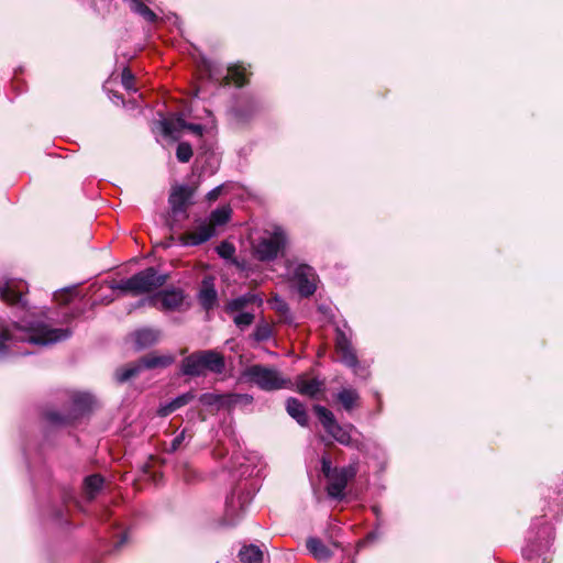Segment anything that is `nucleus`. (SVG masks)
Here are the masks:
<instances>
[{
  "label": "nucleus",
  "mask_w": 563,
  "mask_h": 563,
  "mask_svg": "<svg viewBox=\"0 0 563 563\" xmlns=\"http://www.w3.org/2000/svg\"><path fill=\"white\" fill-rule=\"evenodd\" d=\"M26 282L20 278H0V300L23 314L11 325L0 323V361L8 356L27 355L29 351L16 347V343L49 346L69 339L73 331L68 328H53L42 319H35L25 295Z\"/></svg>",
  "instance_id": "1"
},
{
  "label": "nucleus",
  "mask_w": 563,
  "mask_h": 563,
  "mask_svg": "<svg viewBox=\"0 0 563 563\" xmlns=\"http://www.w3.org/2000/svg\"><path fill=\"white\" fill-rule=\"evenodd\" d=\"M224 369V357L214 350L191 353L183 358L180 366L181 373L190 377L206 376L208 373L222 374Z\"/></svg>",
  "instance_id": "2"
},
{
  "label": "nucleus",
  "mask_w": 563,
  "mask_h": 563,
  "mask_svg": "<svg viewBox=\"0 0 563 563\" xmlns=\"http://www.w3.org/2000/svg\"><path fill=\"white\" fill-rule=\"evenodd\" d=\"M313 411L316 412L325 432L331 438H333V440H335L341 445L353 448L357 451L364 450V443L357 439L352 438V432H357L353 424H340L335 419L334 413L324 406L314 405Z\"/></svg>",
  "instance_id": "3"
},
{
  "label": "nucleus",
  "mask_w": 563,
  "mask_h": 563,
  "mask_svg": "<svg viewBox=\"0 0 563 563\" xmlns=\"http://www.w3.org/2000/svg\"><path fill=\"white\" fill-rule=\"evenodd\" d=\"M166 275L158 274L154 267H148L130 278L112 284L110 288L120 291L122 295L130 294L136 296L161 287L166 282Z\"/></svg>",
  "instance_id": "4"
},
{
  "label": "nucleus",
  "mask_w": 563,
  "mask_h": 563,
  "mask_svg": "<svg viewBox=\"0 0 563 563\" xmlns=\"http://www.w3.org/2000/svg\"><path fill=\"white\" fill-rule=\"evenodd\" d=\"M241 377L265 391L283 389L289 384V380L283 377L278 369L261 364L246 367L242 372Z\"/></svg>",
  "instance_id": "5"
},
{
  "label": "nucleus",
  "mask_w": 563,
  "mask_h": 563,
  "mask_svg": "<svg viewBox=\"0 0 563 563\" xmlns=\"http://www.w3.org/2000/svg\"><path fill=\"white\" fill-rule=\"evenodd\" d=\"M197 186L175 185L168 196L169 211L166 217V224L174 230L175 222L188 218V209L194 205L192 198Z\"/></svg>",
  "instance_id": "6"
},
{
  "label": "nucleus",
  "mask_w": 563,
  "mask_h": 563,
  "mask_svg": "<svg viewBox=\"0 0 563 563\" xmlns=\"http://www.w3.org/2000/svg\"><path fill=\"white\" fill-rule=\"evenodd\" d=\"M285 266L289 282L301 297L308 298L316 292L319 276L312 266L290 261H286Z\"/></svg>",
  "instance_id": "7"
},
{
  "label": "nucleus",
  "mask_w": 563,
  "mask_h": 563,
  "mask_svg": "<svg viewBox=\"0 0 563 563\" xmlns=\"http://www.w3.org/2000/svg\"><path fill=\"white\" fill-rule=\"evenodd\" d=\"M174 363V357L169 354L167 355H154L150 354L142 357L139 362L129 364L124 367L117 369L115 372V380L118 383H125L131 378L137 376L143 369H152V368H165Z\"/></svg>",
  "instance_id": "8"
},
{
  "label": "nucleus",
  "mask_w": 563,
  "mask_h": 563,
  "mask_svg": "<svg viewBox=\"0 0 563 563\" xmlns=\"http://www.w3.org/2000/svg\"><path fill=\"white\" fill-rule=\"evenodd\" d=\"M71 407L69 415H60L57 411H49L45 415L47 422L52 426H67L71 421L85 412L89 411L93 402V398L88 393H74L71 395Z\"/></svg>",
  "instance_id": "9"
},
{
  "label": "nucleus",
  "mask_w": 563,
  "mask_h": 563,
  "mask_svg": "<svg viewBox=\"0 0 563 563\" xmlns=\"http://www.w3.org/2000/svg\"><path fill=\"white\" fill-rule=\"evenodd\" d=\"M265 110L264 101L254 95H242L231 108L230 114L239 125L249 124Z\"/></svg>",
  "instance_id": "10"
},
{
  "label": "nucleus",
  "mask_w": 563,
  "mask_h": 563,
  "mask_svg": "<svg viewBox=\"0 0 563 563\" xmlns=\"http://www.w3.org/2000/svg\"><path fill=\"white\" fill-rule=\"evenodd\" d=\"M335 346L341 355V362L357 374L360 364L352 346V330L345 322L343 327H335Z\"/></svg>",
  "instance_id": "11"
},
{
  "label": "nucleus",
  "mask_w": 563,
  "mask_h": 563,
  "mask_svg": "<svg viewBox=\"0 0 563 563\" xmlns=\"http://www.w3.org/2000/svg\"><path fill=\"white\" fill-rule=\"evenodd\" d=\"M357 468L351 464L340 467L336 472L327 477L328 484L325 487L327 494L332 499L342 500L347 483L355 477Z\"/></svg>",
  "instance_id": "12"
},
{
  "label": "nucleus",
  "mask_w": 563,
  "mask_h": 563,
  "mask_svg": "<svg viewBox=\"0 0 563 563\" xmlns=\"http://www.w3.org/2000/svg\"><path fill=\"white\" fill-rule=\"evenodd\" d=\"M186 296L181 289L178 288H166L152 299L148 302L153 303L157 309L170 312V311H180L184 307H188L186 305Z\"/></svg>",
  "instance_id": "13"
},
{
  "label": "nucleus",
  "mask_w": 563,
  "mask_h": 563,
  "mask_svg": "<svg viewBox=\"0 0 563 563\" xmlns=\"http://www.w3.org/2000/svg\"><path fill=\"white\" fill-rule=\"evenodd\" d=\"M553 539V528L549 523H541L538 531L529 537L528 545L523 550L525 555L529 560L533 559L548 549Z\"/></svg>",
  "instance_id": "14"
},
{
  "label": "nucleus",
  "mask_w": 563,
  "mask_h": 563,
  "mask_svg": "<svg viewBox=\"0 0 563 563\" xmlns=\"http://www.w3.org/2000/svg\"><path fill=\"white\" fill-rule=\"evenodd\" d=\"M253 495L250 492H234L227 500L225 518L229 525H235L251 503Z\"/></svg>",
  "instance_id": "15"
},
{
  "label": "nucleus",
  "mask_w": 563,
  "mask_h": 563,
  "mask_svg": "<svg viewBox=\"0 0 563 563\" xmlns=\"http://www.w3.org/2000/svg\"><path fill=\"white\" fill-rule=\"evenodd\" d=\"M218 235L207 220L200 221L192 230L180 233L179 240L185 246H197L208 242L211 238Z\"/></svg>",
  "instance_id": "16"
},
{
  "label": "nucleus",
  "mask_w": 563,
  "mask_h": 563,
  "mask_svg": "<svg viewBox=\"0 0 563 563\" xmlns=\"http://www.w3.org/2000/svg\"><path fill=\"white\" fill-rule=\"evenodd\" d=\"M251 71L242 63L232 64L228 67L227 75L222 78V86L233 85L243 88L250 84Z\"/></svg>",
  "instance_id": "17"
},
{
  "label": "nucleus",
  "mask_w": 563,
  "mask_h": 563,
  "mask_svg": "<svg viewBox=\"0 0 563 563\" xmlns=\"http://www.w3.org/2000/svg\"><path fill=\"white\" fill-rule=\"evenodd\" d=\"M232 212L233 210L230 205H223L212 210L206 220L219 233L231 220Z\"/></svg>",
  "instance_id": "18"
},
{
  "label": "nucleus",
  "mask_w": 563,
  "mask_h": 563,
  "mask_svg": "<svg viewBox=\"0 0 563 563\" xmlns=\"http://www.w3.org/2000/svg\"><path fill=\"white\" fill-rule=\"evenodd\" d=\"M198 300L206 311L211 310L216 306L218 294L212 279H203L202 287L198 292Z\"/></svg>",
  "instance_id": "19"
},
{
  "label": "nucleus",
  "mask_w": 563,
  "mask_h": 563,
  "mask_svg": "<svg viewBox=\"0 0 563 563\" xmlns=\"http://www.w3.org/2000/svg\"><path fill=\"white\" fill-rule=\"evenodd\" d=\"M262 298L258 297L257 295L253 292H246L228 301L225 306V311L228 313H236L241 312L250 303L262 305Z\"/></svg>",
  "instance_id": "20"
},
{
  "label": "nucleus",
  "mask_w": 563,
  "mask_h": 563,
  "mask_svg": "<svg viewBox=\"0 0 563 563\" xmlns=\"http://www.w3.org/2000/svg\"><path fill=\"white\" fill-rule=\"evenodd\" d=\"M132 335L136 350H143L154 345L158 341L159 332L154 329L144 328L136 330Z\"/></svg>",
  "instance_id": "21"
},
{
  "label": "nucleus",
  "mask_w": 563,
  "mask_h": 563,
  "mask_svg": "<svg viewBox=\"0 0 563 563\" xmlns=\"http://www.w3.org/2000/svg\"><path fill=\"white\" fill-rule=\"evenodd\" d=\"M288 242L285 230L279 225H274L272 231L265 230V236L257 246H286Z\"/></svg>",
  "instance_id": "22"
},
{
  "label": "nucleus",
  "mask_w": 563,
  "mask_h": 563,
  "mask_svg": "<svg viewBox=\"0 0 563 563\" xmlns=\"http://www.w3.org/2000/svg\"><path fill=\"white\" fill-rule=\"evenodd\" d=\"M286 410L288 415L297 421L301 427L308 426V415L306 407L298 399L290 397L286 401Z\"/></svg>",
  "instance_id": "23"
},
{
  "label": "nucleus",
  "mask_w": 563,
  "mask_h": 563,
  "mask_svg": "<svg viewBox=\"0 0 563 563\" xmlns=\"http://www.w3.org/2000/svg\"><path fill=\"white\" fill-rule=\"evenodd\" d=\"M335 398L341 404L343 409L350 412L357 407L360 401V394L355 388L343 387L338 391Z\"/></svg>",
  "instance_id": "24"
},
{
  "label": "nucleus",
  "mask_w": 563,
  "mask_h": 563,
  "mask_svg": "<svg viewBox=\"0 0 563 563\" xmlns=\"http://www.w3.org/2000/svg\"><path fill=\"white\" fill-rule=\"evenodd\" d=\"M194 399L195 394L192 391L184 393L172 399L169 402L161 406L157 412L161 417H166L169 413L174 412L175 410L186 406Z\"/></svg>",
  "instance_id": "25"
},
{
  "label": "nucleus",
  "mask_w": 563,
  "mask_h": 563,
  "mask_svg": "<svg viewBox=\"0 0 563 563\" xmlns=\"http://www.w3.org/2000/svg\"><path fill=\"white\" fill-rule=\"evenodd\" d=\"M296 388L299 394L316 398L323 389V382L318 378L310 380L299 378L296 382Z\"/></svg>",
  "instance_id": "26"
},
{
  "label": "nucleus",
  "mask_w": 563,
  "mask_h": 563,
  "mask_svg": "<svg viewBox=\"0 0 563 563\" xmlns=\"http://www.w3.org/2000/svg\"><path fill=\"white\" fill-rule=\"evenodd\" d=\"M306 545L309 553L317 560H328L332 555L331 550L317 537H309Z\"/></svg>",
  "instance_id": "27"
},
{
  "label": "nucleus",
  "mask_w": 563,
  "mask_h": 563,
  "mask_svg": "<svg viewBox=\"0 0 563 563\" xmlns=\"http://www.w3.org/2000/svg\"><path fill=\"white\" fill-rule=\"evenodd\" d=\"M123 2L129 3L130 10L142 16L146 22L154 24L158 21V15L143 0H123Z\"/></svg>",
  "instance_id": "28"
},
{
  "label": "nucleus",
  "mask_w": 563,
  "mask_h": 563,
  "mask_svg": "<svg viewBox=\"0 0 563 563\" xmlns=\"http://www.w3.org/2000/svg\"><path fill=\"white\" fill-rule=\"evenodd\" d=\"M163 134L166 136H175L176 133L183 131L187 126V122L181 115L164 119L161 122Z\"/></svg>",
  "instance_id": "29"
},
{
  "label": "nucleus",
  "mask_w": 563,
  "mask_h": 563,
  "mask_svg": "<svg viewBox=\"0 0 563 563\" xmlns=\"http://www.w3.org/2000/svg\"><path fill=\"white\" fill-rule=\"evenodd\" d=\"M239 558L242 563H261L263 560V552L257 545H244L239 551Z\"/></svg>",
  "instance_id": "30"
},
{
  "label": "nucleus",
  "mask_w": 563,
  "mask_h": 563,
  "mask_svg": "<svg viewBox=\"0 0 563 563\" xmlns=\"http://www.w3.org/2000/svg\"><path fill=\"white\" fill-rule=\"evenodd\" d=\"M103 486V478L100 475H90L85 478L84 489L89 499H93L95 496L101 490Z\"/></svg>",
  "instance_id": "31"
},
{
  "label": "nucleus",
  "mask_w": 563,
  "mask_h": 563,
  "mask_svg": "<svg viewBox=\"0 0 563 563\" xmlns=\"http://www.w3.org/2000/svg\"><path fill=\"white\" fill-rule=\"evenodd\" d=\"M269 303H271L272 308L275 311H277L286 322H288V323L292 322V314H291L290 308H289L288 303L282 297L274 296L272 298V300L269 301Z\"/></svg>",
  "instance_id": "32"
},
{
  "label": "nucleus",
  "mask_w": 563,
  "mask_h": 563,
  "mask_svg": "<svg viewBox=\"0 0 563 563\" xmlns=\"http://www.w3.org/2000/svg\"><path fill=\"white\" fill-rule=\"evenodd\" d=\"M272 335H273L272 327L265 320H261L260 322H257V324L252 333V338L256 342L268 341L272 338Z\"/></svg>",
  "instance_id": "33"
},
{
  "label": "nucleus",
  "mask_w": 563,
  "mask_h": 563,
  "mask_svg": "<svg viewBox=\"0 0 563 563\" xmlns=\"http://www.w3.org/2000/svg\"><path fill=\"white\" fill-rule=\"evenodd\" d=\"M253 256L262 262H271L279 256V252L284 249H252Z\"/></svg>",
  "instance_id": "34"
},
{
  "label": "nucleus",
  "mask_w": 563,
  "mask_h": 563,
  "mask_svg": "<svg viewBox=\"0 0 563 563\" xmlns=\"http://www.w3.org/2000/svg\"><path fill=\"white\" fill-rule=\"evenodd\" d=\"M216 250L220 257H222L225 261H230L232 264H234L241 271L249 268V266L244 260L239 261L234 257L236 249H216Z\"/></svg>",
  "instance_id": "35"
},
{
  "label": "nucleus",
  "mask_w": 563,
  "mask_h": 563,
  "mask_svg": "<svg viewBox=\"0 0 563 563\" xmlns=\"http://www.w3.org/2000/svg\"><path fill=\"white\" fill-rule=\"evenodd\" d=\"M194 152L191 145L187 142H180L176 148V157L180 163H188Z\"/></svg>",
  "instance_id": "36"
},
{
  "label": "nucleus",
  "mask_w": 563,
  "mask_h": 563,
  "mask_svg": "<svg viewBox=\"0 0 563 563\" xmlns=\"http://www.w3.org/2000/svg\"><path fill=\"white\" fill-rule=\"evenodd\" d=\"M254 318H255L254 313L241 311V312H236L233 316V322L238 328L243 330L253 323Z\"/></svg>",
  "instance_id": "37"
},
{
  "label": "nucleus",
  "mask_w": 563,
  "mask_h": 563,
  "mask_svg": "<svg viewBox=\"0 0 563 563\" xmlns=\"http://www.w3.org/2000/svg\"><path fill=\"white\" fill-rule=\"evenodd\" d=\"M135 77L129 67H125L121 74V82L126 90H136L134 88Z\"/></svg>",
  "instance_id": "38"
},
{
  "label": "nucleus",
  "mask_w": 563,
  "mask_h": 563,
  "mask_svg": "<svg viewBox=\"0 0 563 563\" xmlns=\"http://www.w3.org/2000/svg\"><path fill=\"white\" fill-rule=\"evenodd\" d=\"M186 441V430L178 433L170 442L169 446L165 449L167 453H175L178 451Z\"/></svg>",
  "instance_id": "39"
},
{
  "label": "nucleus",
  "mask_w": 563,
  "mask_h": 563,
  "mask_svg": "<svg viewBox=\"0 0 563 563\" xmlns=\"http://www.w3.org/2000/svg\"><path fill=\"white\" fill-rule=\"evenodd\" d=\"M221 396L212 393L202 394L199 398L200 402L206 406H212L220 402Z\"/></svg>",
  "instance_id": "40"
},
{
  "label": "nucleus",
  "mask_w": 563,
  "mask_h": 563,
  "mask_svg": "<svg viewBox=\"0 0 563 563\" xmlns=\"http://www.w3.org/2000/svg\"><path fill=\"white\" fill-rule=\"evenodd\" d=\"M338 470L339 467H332L331 461L327 456H323L321 459V471L325 478L330 477V475L336 472Z\"/></svg>",
  "instance_id": "41"
},
{
  "label": "nucleus",
  "mask_w": 563,
  "mask_h": 563,
  "mask_svg": "<svg viewBox=\"0 0 563 563\" xmlns=\"http://www.w3.org/2000/svg\"><path fill=\"white\" fill-rule=\"evenodd\" d=\"M222 190H223V186L222 185L217 186L216 188H213L212 190H210L207 194L206 199L209 202L216 201L220 197V195L222 194Z\"/></svg>",
  "instance_id": "42"
},
{
  "label": "nucleus",
  "mask_w": 563,
  "mask_h": 563,
  "mask_svg": "<svg viewBox=\"0 0 563 563\" xmlns=\"http://www.w3.org/2000/svg\"><path fill=\"white\" fill-rule=\"evenodd\" d=\"M185 130H189L192 133L197 134L198 136H202L203 133V126L201 124L196 123H188Z\"/></svg>",
  "instance_id": "43"
},
{
  "label": "nucleus",
  "mask_w": 563,
  "mask_h": 563,
  "mask_svg": "<svg viewBox=\"0 0 563 563\" xmlns=\"http://www.w3.org/2000/svg\"><path fill=\"white\" fill-rule=\"evenodd\" d=\"M240 475L241 476H253V475H258V472L257 471L256 473L254 472V468H252L251 471L249 470V466H246L245 464L241 463L240 464Z\"/></svg>",
  "instance_id": "44"
},
{
  "label": "nucleus",
  "mask_w": 563,
  "mask_h": 563,
  "mask_svg": "<svg viewBox=\"0 0 563 563\" xmlns=\"http://www.w3.org/2000/svg\"><path fill=\"white\" fill-rule=\"evenodd\" d=\"M234 398H235V401L243 400V401H245L247 404L253 401V397L247 395V394L235 395Z\"/></svg>",
  "instance_id": "45"
},
{
  "label": "nucleus",
  "mask_w": 563,
  "mask_h": 563,
  "mask_svg": "<svg viewBox=\"0 0 563 563\" xmlns=\"http://www.w3.org/2000/svg\"><path fill=\"white\" fill-rule=\"evenodd\" d=\"M319 311L322 312L323 314L325 316H330L331 314V309L330 307L325 306V305H320L318 307Z\"/></svg>",
  "instance_id": "46"
},
{
  "label": "nucleus",
  "mask_w": 563,
  "mask_h": 563,
  "mask_svg": "<svg viewBox=\"0 0 563 563\" xmlns=\"http://www.w3.org/2000/svg\"><path fill=\"white\" fill-rule=\"evenodd\" d=\"M126 541V534H123L120 541L115 544V548H120Z\"/></svg>",
  "instance_id": "47"
},
{
  "label": "nucleus",
  "mask_w": 563,
  "mask_h": 563,
  "mask_svg": "<svg viewBox=\"0 0 563 563\" xmlns=\"http://www.w3.org/2000/svg\"><path fill=\"white\" fill-rule=\"evenodd\" d=\"M219 246L225 247V246H233L229 241H222Z\"/></svg>",
  "instance_id": "48"
},
{
  "label": "nucleus",
  "mask_w": 563,
  "mask_h": 563,
  "mask_svg": "<svg viewBox=\"0 0 563 563\" xmlns=\"http://www.w3.org/2000/svg\"><path fill=\"white\" fill-rule=\"evenodd\" d=\"M90 238H91L90 232H87L86 233V238H85V240L82 242L88 243L90 241Z\"/></svg>",
  "instance_id": "49"
},
{
  "label": "nucleus",
  "mask_w": 563,
  "mask_h": 563,
  "mask_svg": "<svg viewBox=\"0 0 563 563\" xmlns=\"http://www.w3.org/2000/svg\"><path fill=\"white\" fill-rule=\"evenodd\" d=\"M75 288H76V286H71V287H67V288H65L64 290H66V291H74V290H75Z\"/></svg>",
  "instance_id": "50"
},
{
  "label": "nucleus",
  "mask_w": 563,
  "mask_h": 563,
  "mask_svg": "<svg viewBox=\"0 0 563 563\" xmlns=\"http://www.w3.org/2000/svg\"><path fill=\"white\" fill-rule=\"evenodd\" d=\"M153 246L159 247V246H166V245L163 244L162 242H159V243L154 244Z\"/></svg>",
  "instance_id": "51"
},
{
  "label": "nucleus",
  "mask_w": 563,
  "mask_h": 563,
  "mask_svg": "<svg viewBox=\"0 0 563 563\" xmlns=\"http://www.w3.org/2000/svg\"><path fill=\"white\" fill-rule=\"evenodd\" d=\"M373 510H374V512H375L376 515H378V511H379V510H378V508H377V507H373Z\"/></svg>",
  "instance_id": "52"
},
{
  "label": "nucleus",
  "mask_w": 563,
  "mask_h": 563,
  "mask_svg": "<svg viewBox=\"0 0 563 563\" xmlns=\"http://www.w3.org/2000/svg\"><path fill=\"white\" fill-rule=\"evenodd\" d=\"M368 538H371V539H372V538H375V536H374L373 533H369V534H368Z\"/></svg>",
  "instance_id": "53"
}]
</instances>
